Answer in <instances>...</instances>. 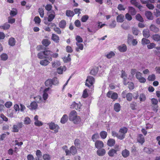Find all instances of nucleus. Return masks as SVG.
<instances>
[{
  "label": "nucleus",
  "instance_id": "473e14b6",
  "mask_svg": "<svg viewBox=\"0 0 160 160\" xmlns=\"http://www.w3.org/2000/svg\"><path fill=\"white\" fill-rule=\"evenodd\" d=\"M143 150L144 152L148 154H150L154 151L153 149L151 148L145 147Z\"/></svg>",
  "mask_w": 160,
  "mask_h": 160
},
{
  "label": "nucleus",
  "instance_id": "f8f14e48",
  "mask_svg": "<svg viewBox=\"0 0 160 160\" xmlns=\"http://www.w3.org/2000/svg\"><path fill=\"white\" fill-rule=\"evenodd\" d=\"M81 106L80 103H76L75 102H73L71 105L70 108L77 110H79L80 109Z\"/></svg>",
  "mask_w": 160,
  "mask_h": 160
},
{
  "label": "nucleus",
  "instance_id": "a18cd8bd",
  "mask_svg": "<svg viewBox=\"0 0 160 160\" xmlns=\"http://www.w3.org/2000/svg\"><path fill=\"white\" fill-rule=\"evenodd\" d=\"M133 97L132 94L131 93H128L126 94V98L128 101H131Z\"/></svg>",
  "mask_w": 160,
  "mask_h": 160
},
{
  "label": "nucleus",
  "instance_id": "c03bdc74",
  "mask_svg": "<svg viewBox=\"0 0 160 160\" xmlns=\"http://www.w3.org/2000/svg\"><path fill=\"white\" fill-rule=\"evenodd\" d=\"M139 99L140 102H144L146 99V96L144 94L142 93L140 94L139 97Z\"/></svg>",
  "mask_w": 160,
  "mask_h": 160
},
{
  "label": "nucleus",
  "instance_id": "1a4fd4ad",
  "mask_svg": "<svg viewBox=\"0 0 160 160\" xmlns=\"http://www.w3.org/2000/svg\"><path fill=\"white\" fill-rule=\"evenodd\" d=\"M49 128L51 130H54L55 133L57 132L58 131V129L59 126L57 124H55L54 123L51 122L49 124Z\"/></svg>",
  "mask_w": 160,
  "mask_h": 160
},
{
  "label": "nucleus",
  "instance_id": "412c9836",
  "mask_svg": "<svg viewBox=\"0 0 160 160\" xmlns=\"http://www.w3.org/2000/svg\"><path fill=\"white\" fill-rule=\"evenodd\" d=\"M34 101L37 103H41L42 102H45L44 101H43V99L41 97L39 96H38L34 98Z\"/></svg>",
  "mask_w": 160,
  "mask_h": 160
},
{
  "label": "nucleus",
  "instance_id": "0e129e2a",
  "mask_svg": "<svg viewBox=\"0 0 160 160\" xmlns=\"http://www.w3.org/2000/svg\"><path fill=\"white\" fill-rule=\"evenodd\" d=\"M153 40H160V35L158 34L153 35L152 36Z\"/></svg>",
  "mask_w": 160,
  "mask_h": 160
},
{
  "label": "nucleus",
  "instance_id": "4c0bfd02",
  "mask_svg": "<svg viewBox=\"0 0 160 160\" xmlns=\"http://www.w3.org/2000/svg\"><path fill=\"white\" fill-rule=\"evenodd\" d=\"M45 85L46 86L51 87L53 85L52 80L49 79L46 81L45 82Z\"/></svg>",
  "mask_w": 160,
  "mask_h": 160
},
{
  "label": "nucleus",
  "instance_id": "6e6d98bb",
  "mask_svg": "<svg viewBox=\"0 0 160 160\" xmlns=\"http://www.w3.org/2000/svg\"><path fill=\"white\" fill-rule=\"evenodd\" d=\"M52 80V84L54 85H56L58 83V78L56 77H54Z\"/></svg>",
  "mask_w": 160,
  "mask_h": 160
},
{
  "label": "nucleus",
  "instance_id": "9d476101",
  "mask_svg": "<svg viewBox=\"0 0 160 160\" xmlns=\"http://www.w3.org/2000/svg\"><path fill=\"white\" fill-rule=\"evenodd\" d=\"M76 42V45L77 47L76 48V51L78 52L79 51V50H82L83 48V44L81 43L83 41H77Z\"/></svg>",
  "mask_w": 160,
  "mask_h": 160
},
{
  "label": "nucleus",
  "instance_id": "338daca9",
  "mask_svg": "<svg viewBox=\"0 0 160 160\" xmlns=\"http://www.w3.org/2000/svg\"><path fill=\"white\" fill-rule=\"evenodd\" d=\"M38 12L40 15L41 18H43L44 16V11L42 8H39L38 9Z\"/></svg>",
  "mask_w": 160,
  "mask_h": 160
},
{
  "label": "nucleus",
  "instance_id": "aec40b11",
  "mask_svg": "<svg viewBox=\"0 0 160 160\" xmlns=\"http://www.w3.org/2000/svg\"><path fill=\"white\" fill-rule=\"evenodd\" d=\"M49 60L47 58H44L43 59L40 61V64L42 66H47L50 63Z\"/></svg>",
  "mask_w": 160,
  "mask_h": 160
},
{
  "label": "nucleus",
  "instance_id": "6ab92c4d",
  "mask_svg": "<svg viewBox=\"0 0 160 160\" xmlns=\"http://www.w3.org/2000/svg\"><path fill=\"white\" fill-rule=\"evenodd\" d=\"M118 48L119 51L121 52H125L127 50V46L125 44H123L118 46Z\"/></svg>",
  "mask_w": 160,
  "mask_h": 160
},
{
  "label": "nucleus",
  "instance_id": "bb28decb",
  "mask_svg": "<svg viewBox=\"0 0 160 160\" xmlns=\"http://www.w3.org/2000/svg\"><path fill=\"white\" fill-rule=\"evenodd\" d=\"M128 12L132 15H134L136 13V11L135 8L132 7H128Z\"/></svg>",
  "mask_w": 160,
  "mask_h": 160
},
{
  "label": "nucleus",
  "instance_id": "cd10ccee",
  "mask_svg": "<svg viewBox=\"0 0 160 160\" xmlns=\"http://www.w3.org/2000/svg\"><path fill=\"white\" fill-rule=\"evenodd\" d=\"M68 120V115L67 114H64L61 118L60 122L62 124H64Z\"/></svg>",
  "mask_w": 160,
  "mask_h": 160
},
{
  "label": "nucleus",
  "instance_id": "052dcab7",
  "mask_svg": "<svg viewBox=\"0 0 160 160\" xmlns=\"http://www.w3.org/2000/svg\"><path fill=\"white\" fill-rule=\"evenodd\" d=\"M134 85L133 83L132 82H128V88L130 90H132L134 89Z\"/></svg>",
  "mask_w": 160,
  "mask_h": 160
},
{
  "label": "nucleus",
  "instance_id": "58836bf2",
  "mask_svg": "<svg viewBox=\"0 0 160 160\" xmlns=\"http://www.w3.org/2000/svg\"><path fill=\"white\" fill-rule=\"evenodd\" d=\"M115 54L114 52L111 51L107 54H106L105 56L108 59H110L114 56Z\"/></svg>",
  "mask_w": 160,
  "mask_h": 160
},
{
  "label": "nucleus",
  "instance_id": "864d4df0",
  "mask_svg": "<svg viewBox=\"0 0 160 160\" xmlns=\"http://www.w3.org/2000/svg\"><path fill=\"white\" fill-rule=\"evenodd\" d=\"M121 77L123 78V79H127L128 77L127 74L124 71L122 70L121 71Z\"/></svg>",
  "mask_w": 160,
  "mask_h": 160
},
{
  "label": "nucleus",
  "instance_id": "9b49d317",
  "mask_svg": "<svg viewBox=\"0 0 160 160\" xmlns=\"http://www.w3.org/2000/svg\"><path fill=\"white\" fill-rule=\"evenodd\" d=\"M95 142V146L97 149H100L103 147L104 144L102 141L98 140Z\"/></svg>",
  "mask_w": 160,
  "mask_h": 160
},
{
  "label": "nucleus",
  "instance_id": "c756f323",
  "mask_svg": "<svg viewBox=\"0 0 160 160\" xmlns=\"http://www.w3.org/2000/svg\"><path fill=\"white\" fill-rule=\"evenodd\" d=\"M145 15L147 18L149 20H152L153 19V16H152V14L150 11H146L145 12Z\"/></svg>",
  "mask_w": 160,
  "mask_h": 160
},
{
  "label": "nucleus",
  "instance_id": "ea45409f",
  "mask_svg": "<svg viewBox=\"0 0 160 160\" xmlns=\"http://www.w3.org/2000/svg\"><path fill=\"white\" fill-rule=\"evenodd\" d=\"M81 121V119L79 116H77L72 121L75 124H77L79 123Z\"/></svg>",
  "mask_w": 160,
  "mask_h": 160
},
{
  "label": "nucleus",
  "instance_id": "a878e982",
  "mask_svg": "<svg viewBox=\"0 0 160 160\" xmlns=\"http://www.w3.org/2000/svg\"><path fill=\"white\" fill-rule=\"evenodd\" d=\"M149 29L151 31L155 32H158L159 30V28L156 27L155 25L152 24L150 26Z\"/></svg>",
  "mask_w": 160,
  "mask_h": 160
},
{
  "label": "nucleus",
  "instance_id": "774afa93",
  "mask_svg": "<svg viewBox=\"0 0 160 160\" xmlns=\"http://www.w3.org/2000/svg\"><path fill=\"white\" fill-rule=\"evenodd\" d=\"M43 158L44 160H50V157L48 154H44L43 155Z\"/></svg>",
  "mask_w": 160,
  "mask_h": 160
},
{
  "label": "nucleus",
  "instance_id": "5fc2aeb1",
  "mask_svg": "<svg viewBox=\"0 0 160 160\" xmlns=\"http://www.w3.org/2000/svg\"><path fill=\"white\" fill-rule=\"evenodd\" d=\"M17 14V11L16 9H14V10H11L10 12V14L11 17H14Z\"/></svg>",
  "mask_w": 160,
  "mask_h": 160
},
{
  "label": "nucleus",
  "instance_id": "69168bd1",
  "mask_svg": "<svg viewBox=\"0 0 160 160\" xmlns=\"http://www.w3.org/2000/svg\"><path fill=\"white\" fill-rule=\"evenodd\" d=\"M54 31L58 34H61V31L60 28L57 27H54L53 28Z\"/></svg>",
  "mask_w": 160,
  "mask_h": 160
},
{
  "label": "nucleus",
  "instance_id": "79ce46f5",
  "mask_svg": "<svg viewBox=\"0 0 160 160\" xmlns=\"http://www.w3.org/2000/svg\"><path fill=\"white\" fill-rule=\"evenodd\" d=\"M0 57L1 60L2 61H6L8 59V56L6 53H3L1 55Z\"/></svg>",
  "mask_w": 160,
  "mask_h": 160
},
{
  "label": "nucleus",
  "instance_id": "49530a36",
  "mask_svg": "<svg viewBox=\"0 0 160 160\" xmlns=\"http://www.w3.org/2000/svg\"><path fill=\"white\" fill-rule=\"evenodd\" d=\"M156 79L155 75L154 74L149 75L148 77V79L151 81H154Z\"/></svg>",
  "mask_w": 160,
  "mask_h": 160
},
{
  "label": "nucleus",
  "instance_id": "603ef678",
  "mask_svg": "<svg viewBox=\"0 0 160 160\" xmlns=\"http://www.w3.org/2000/svg\"><path fill=\"white\" fill-rule=\"evenodd\" d=\"M15 18H12V17H9L8 18V22L9 23L12 24L15 22Z\"/></svg>",
  "mask_w": 160,
  "mask_h": 160
},
{
  "label": "nucleus",
  "instance_id": "b1692460",
  "mask_svg": "<svg viewBox=\"0 0 160 160\" xmlns=\"http://www.w3.org/2000/svg\"><path fill=\"white\" fill-rule=\"evenodd\" d=\"M122 154L124 158H127L129 155L130 152L128 150L125 149L122 151Z\"/></svg>",
  "mask_w": 160,
  "mask_h": 160
},
{
  "label": "nucleus",
  "instance_id": "423d86ee",
  "mask_svg": "<svg viewBox=\"0 0 160 160\" xmlns=\"http://www.w3.org/2000/svg\"><path fill=\"white\" fill-rule=\"evenodd\" d=\"M77 150L74 146H72L69 150H66V153L67 155H74L77 153Z\"/></svg>",
  "mask_w": 160,
  "mask_h": 160
},
{
  "label": "nucleus",
  "instance_id": "de8ad7c7",
  "mask_svg": "<svg viewBox=\"0 0 160 160\" xmlns=\"http://www.w3.org/2000/svg\"><path fill=\"white\" fill-rule=\"evenodd\" d=\"M99 134L98 133H95L94 134H93L92 137V141L95 142L96 140L98 138H99Z\"/></svg>",
  "mask_w": 160,
  "mask_h": 160
},
{
  "label": "nucleus",
  "instance_id": "37998d69",
  "mask_svg": "<svg viewBox=\"0 0 160 160\" xmlns=\"http://www.w3.org/2000/svg\"><path fill=\"white\" fill-rule=\"evenodd\" d=\"M24 122L25 124L28 125L31 122V120L28 117H25L24 120Z\"/></svg>",
  "mask_w": 160,
  "mask_h": 160
},
{
  "label": "nucleus",
  "instance_id": "5701e85b",
  "mask_svg": "<svg viewBox=\"0 0 160 160\" xmlns=\"http://www.w3.org/2000/svg\"><path fill=\"white\" fill-rule=\"evenodd\" d=\"M130 2L132 5L135 6L139 9H140L142 7L141 5L138 3L136 0H130Z\"/></svg>",
  "mask_w": 160,
  "mask_h": 160
},
{
  "label": "nucleus",
  "instance_id": "f704fd0d",
  "mask_svg": "<svg viewBox=\"0 0 160 160\" xmlns=\"http://www.w3.org/2000/svg\"><path fill=\"white\" fill-rule=\"evenodd\" d=\"M66 70V68L65 66L63 67H60L57 69V72L59 74H62L63 71H65Z\"/></svg>",
  "mask_w": 160,
  "mask_h": 160
},
{
  "label": "nucleus",
  "instance_id": "c85d7f7f",
  "mask_svg": "<svg viewBox=\"0 0 160 160\" xmlns=\"http://www.w3.org/2000/svg\"><path fill=\"white\" fill-rule=\"evenodd\" d=\"M142 33L143 36L146 38H148L150 35L149 31L148 30H144Z\"/></svg>",
  "mask_w": 160,
  "mask_h": 160
},
{
  "label": "nucleus",
  "instance_id": "e2e57ef3",
  "mask_svg": "<svg viewBox=\"0 0 160 160\" xmlns=\"http://www.w3.org/2000/svg\"><path fill=\"white\" fill-rule=\"evenodd\" d=\"M130 107L132 110L136 109V107L137 106V103L135 102H132L130 104Z\"/></svg>",
  "mask_w": 160,
  "mask_h": 160
},
{
  "label": "nucleus",
  "instance_id": "6e6552de",
  "mask_svg": "<svg viewBox=\"0 0 160 160\" xmlns=\"http://www.w3.org/2000/svg\"><path fill=\"white\" fill-rule=\"evenodd\" d=\"M119 151V149L118 148H118H116V149H112L109 150L108 152V154L110 157H113L115 155L117 154V152Z\"/></svg>",
  "mask_w": 160,
  "mask_h": 160
},
{
  "label": "nucleus",
  "instance_id": "4d7b16f0",
  "mask_svg": "<svg viewBox=\"0 0 160 160\" xmlns=\"http://www.w3.org/2000/svg\"><path fill=\"white\" fill-rule=\"evenodd\" d=\"M89 17L87 15H84L82 16L81 18V21L83 22H85L88 20Z\"/></svg>",
  "mask_w": 160,
  "mask_h": 160
},
{
  "label": "nucleus",
  "instance_id": "680f3d73",
  "mask_svg": "<svg viewBox=\"0 0 160 160\" xmlns=\"http://www.w3.org/2000/svg\"><path fill=\"white\" fill-rule=\"evenodd\" d=\"M154 14L157 17L160 16V11L158 9H156L154 11Z\"/></svg>",
  "mask_w": 160,
  "mask_h": 160
},
{
  "label": "nucleus",
  "instance_id": "0eeeda50",
  "mask_svg": "<svg viewBox=\"0 0 160 160\" xmlns=\"http://www.w3.org/2000/svg\"><path fill=\"white\" fill-rule=\"evenodd\" d=\"M142 73L140 72H137L136 74V77L141 83H143L146 82V79L142 77Z\"/></svg>",
  "mask_w": 160,
  "mask_h": 160
},
{
  "label": "nucleus",
  "instance_id": "2f4dec72",
  "mask_svg": "<svg viewBox=\"0 0 160 160\" xmlns=\"http://www.w3.org/2000/svg\"><path fill=\"white\" fill-rule=\"evenodd\" d=\"M98 71V68L95 67L91 70L90 73L92 75H95L97 73Z\"/></svg>",
  "mask_w": 160,
  "mask_h": 160
},
{
  "label": "nucleus",
  "instance_id": "4be33fe9",
  "mask_svg": "<svg viewBox=\"0 0 160 160\" xmlns=\"http://www.w3.org/2000/svg\"><path fill=\"white\" fill-rule=\"evenodd\" d=\"M66 25V21L64 20H62L59 23V27L61 29H64L65 28Z\"/></svg>",
  "mask_w": 160,
  "mask_h": 160
},
{
  "label": "nucleus",
  "instance_id": "8fccbe9b",
  "mask_svg": "<svg viewBox=\"0 0 160 160\" xmlns=\"http://www.w3.org/2000/svg\"><path fill=\"white\" fill-rule=\"evenodd\" d=\"M70 55L68 54L67 57H65L63 58V60L64 62H68L71 60V58L70 57Z\"/></svg>",
  "mask_w": 160,
  "mask_h": 160
},
{
  "label": "nucleus",
  "instance_id": "20e7f679",
  "mask_svg": "<svg viewBox=\"0 0 160 160\" xmlns=\"http://www.w3.org/2000/svg\"><path fill=\"white\" fill-rule=\"evenodd\" d=\"M94 82V78L92 76H88L86 80L85 85L90 87H92Z\"/></svg>",
  "mask_w": 160,
  "mask_h": 160
},
{
  "label": "nucleus",
  "instance_id": "dca6fc26",
  "mask_svg": "<svg viewBox=\"0 0 160 160\" xmlns=\"http://www.w3.org/2000/svg\"><path fill=\"white\" fill-rule=\"evenodd\" d=\"M30 109L32 110H35L37 109L38 107V103L35 101L32 102L30 105L28 106Z\"/></svg>",
  "mask_w": 160,
  "mask_h": 160
},
{
  "label": "nucleus",
  "instance_id": "3c124183",
  "mask_svg": "<svg viewBox=\"0 0 160 160\" xmlns=\"http://www.w3.org/2000/svg\"><path fill=\"white\" fill-rule=\"evenodd\" d=\"M116 22L115 20H113L109 24V26L110 28H114L116 27Z\"/></svg>",
  "mask_w": 160,
  "mask_h": 160
},
{
  "label": "nucleus",
  "instance_id": "e433bc0d",
  "mask_svg": "<svg viewBox=\"0 0 160 160\" xmlns=\"http://www.w3.org/2000/svg\"><path fill=\"white\" fill-rule=\"evenodd\" d=\"M61 64L59 61H56L52 62V66L53 68H56L60 65Z\"/></svg>",
  "mask_w": 160,
  "mask_h": 160
},
{
  "label": "nucleus",
  "instance_id": "13d9d810",
  "mask_svg": "<svg viewBox=\"0 0 160 160\" xmlns=\"http://www.w3.org/2000/svg\"><path fill=\"white\" fill-rule=\"evenodd\" d=\"M132 31L134 34L137 35L139 32V31L136 28H133L132 29Z\"/></svg>",
  "mask_w": 160,
  "mask_h": 160
},
{
  "label": "nucleus",
  "instance_id": "c9c22d12",
  "mask_svg": "<svg viewBox=\"0 0 160 160\" xmlns=\"http://www.w3.org/2000/svg\"><path fill=\"white\" fill-rule=\"evenodd\" d=\"M66 14L68 17H72L74 15V13L73 11L68 10L66 11Z\"/></svg>",
  "mask_w": 160,
  "mask_h": 160
},
{
  "label": "nucleus",
  "instance_id": "393cba45",
  "mask_svg": "<svg viewBox=\"0 0 160 160\" xmlns=\"http://www.w3.org/2000/svg\"><path fill=\"white\" fill-rule=\"evenodd\" d=\"M124 15L122 14H120L117 16L116 20L118 22L121 23L124 21Z\"/></svg>",
  "mask_w": 160,
  "mask_h": 160
},
{
  "label": "nucleus",
  "instance_id": "f3484780",
  "mask_svg": "<svg viewBox=\"0 0 160 160\" xmlns=\"http://www.w3.org/2000/svg\"><path fill=\"white\" fill-rule=\"evenodd\" d=\"M137 140L142 144L145 142L144 138L143 135L141 134H138L137 137Z\"/></svg>",
  "mask_w": 160,
  "mask_h": 160
},
{
  "label": "nucleus",
  "instance_id": "09e8293b",
  "mask_svg": "<svg viewBox=\"0 0 160 160\" xmlns=\"http://www.w3.org/2000/svg\"><path fill=\"white\" fill-rule=\"evenodd\" d=\"M135 17L136 19L138 21L141 22H143V18L139 14H137Z\"/></svg>",
  "mask_w": 160,
  "mask_h": 160
},
{
  "label": "nucleus",
  "instance_id": "a211bd4d",
  "mask_svg": "<svg viewBox=\"0 0 160 160\" xmlns=\"http://www.w3.org/2000/svg\"><path fill=\"white\" fill-rule=\"evenodd\" d=\"M106 152L105 149L101 148L98 149L97 151V155L99 156H103L106 153Z\"/></svg>",
  "mask_w": 160,
  "mask_h": 160
},
{
  "label": "nucleus",
  "instance_id": "7ed1b4c3",
  "mask_svg": "<svg viewBox=\"0 0 160 160\" xmlns=\"http://www.w3.org/2000/svg\"><path fill=\"white\" fill-rule=\"evenodd\" d=\"M151 106L153 111L157 112L158 110V100L155 98H152L151 99Z\"/></svg>",
  "mask_w": 160,
  "mask_h": 160
},
{
  "label": "nucleus",
  "instance_id": "f257e3e1",
  "mask_svg": "<svg viewBox=\"0 0 160 160\" xmlns=\"http://www.w3.org/2000/svg\"><path fill=\"white\" fill-rule=\"evenodd\" d=\"M128 128L126 127H123L121 128L118 133L115 131L112 132V135L113 137H116L120 140L123 139L125 137V134L128 131Z\"/></svg>",
  "mask_w": 160,
  "mask_h": 160
},
{
  "label": "nucleus",
  "instance_id": "4468645a",
  "mask_svg": "<svg viewBox=\"0 0 160 160\" xmlns=\"http://www.w3.org/2000/svg\"><path fill=\"white\" fill-rule=\"evenodd\" d=\"M46 55H48V57L53 58H57L58 56V54L57 53H53L52 51L48 50L46 52Z\"/></svg>",
  "mask_w": 160,
  "mask_h": 160
},
{
  "label": "nucleus",
  "instance_id": "7c9ffc66",
  "mask_svg": "<svg viewBox=\"0 0 160 160\" xmlns=\"http://www.w3.org/2000/svg\"><path fill=\"white\" fill-rule=\"evenodd\" d=\"M121 106L120 104L118 103H115L114 106V110L117 112H119L120 110Z\"/></svg>",
  "mask_w": 160,
  "mask_h": 160
},
{
  "label": "nucleus",
  "instance_id": "bf43d9fd",
  "mask_svg": "<svg viewBox=\"0 0 160 160\" xmlns=\"http://www.w3.org/2000/svg\"><path fill=\"white\" fill-rule=\"evenodd\" d=\"M2 27L4 29L6 30L10 28V25L8 23H6Z\"/></svg>",
  "mask_w": 160,
  "mask_h": 160
},
{
  "label": "nucleus",
  "instance_id": "a19ab883",
  "mask_svg": "<svg viewBox=\"0 0 160 160\" xmlns=\"http://www.w3.org/2000/svg\"><path fill=\"white\" fill-rule=\"evenodd\" d=\"M107 132L105 131H102L100 133V135L101 138L103 139H105L107 136Z\"/></svg>",
  "mask_w": 160,
  "mask_h": 160
},
{
  "label": "nucleus",
  "instance_id": "2eb2a0df",
  "mask_svg": "<svg viewBox=\"0 0 160 160\" xmlns=\"http://www.w3.org/2000/svg\"><path fill=\"white\" fill-rule=\"evenodd\" d=\"M77 113L75 110L72 111L69 115V119L70 121H72L77 116Z\"/></svg>",
  "mask_w": 160,
  "mask_h": 160
},
{
  "label": "nucleus",
  "instance_id": "f03ea898",
  "mask_svg": "<svg viewBox=\"0 0 160 160\" xmlns=\"http://www.w3.org/2000/svg\"><path fill=\"white\" fill-rule=\"evenodd\" d=\"M48 51V50L45 49L42 52H40L37 55L38 57L40 59H42L44 58H47L50 61L52 60L51 57H48V55H46V52Z\"/></svg>",
  "mask_w": 160,
  "mask_h": 160
},
{
  "label": "nucleus",
  "instance_id": "72a5a7b5",
  "mask_svg": "<svg viewBox=\"0 0 160 160\" xmlns=\"http://www.w3.org/2000/svg\"><path fill=\"white\" fill-rule=\"evenodd\" d=\"M115 141L113 139H109L108 141L107 144L108 146L112 147L115 144Z\"/></svg>",
  "mask_w": 160,
  "mask_h": 160
},
{
  "label": "nucleus",
  "instance_id": "39448f33",
  "mask_svg": "<svg viewBox=\"0 0 160 160\" xmlns=\"http://www.w3.org/2000/svg\"><path fill=\"white\" fill-rule=\"evenodd\" d=\"M107 96L109 98H111L114 100L117 99L118 95L116 92H113L112 91H109L107 94Z\"/></svg>",
  "mask_w": 160,
  "mask_h": 160
},
{
  "label": "nucleus",
  "instance_id": "ddd939ff",
  "mask_svg": "<svg viewBox=\"0 0 160 160\" xmlns=\"http://www.w3.org/2000/svg\"><path fill=\"white\" fill-rule=\"evenodd\" d=\"M48 21L51 22L54 19L55 17V13L53 11L48 13Z\"/></svg>",
  "mask_w": 160,
  "mask_h": 160
}]
</instances>
